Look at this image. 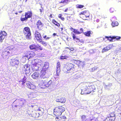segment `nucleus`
Wrapping results in <instances>:
<instances>
[{"mask_svg": "<svg viewBox=\"0 0 121 121\" xmlns=\"http://www.w3.org/2000/svg\"><path fill=\"white\" fill-rule=\"evenodd\" d=\"M84 34L86 36H90L91 34V31H87L86 32H84Z\"/></svg>", "mask_w": 121, "mask_h": 121, "instance_id": "473e14b6", "label": "nucleus"}, {"mask_svg": "<svg viewBox=\"0 0 121 121\" xmlns=\"http://www.w3.org/2000/svg\"><path fill=\"white\" fill-rule=\"evenodd\" d=\"M41 65V64H40L39 65H36L32 66V69L34 71H38L39 70H40L41 69L39 68V67Z\"/></svg>", "mask_w": 121, "mask_h": 121, "instance_id": "a211bd4d", "label": "nucleus"}, {"mask_svg": "<svg viewBox=\"0 0 121 121\" xmlns=\"http://www.w3.org/2000/svg\"><path fill=\"white\" fill-rule=\"evenodd\" d=\"M56 35V34L55 33H54L53 34V35L54 36H55Z\"/></svg>", "mask_w": 121, "mask_h": 121, "instance_id": "e2e57ef3", "label": "nucleus"}, {"mask_svg": "<svg viewBox=\"0 0 121 121\" xmlns=\"http://www.w3.org/2000/svg\"><path fill=\"white\" fill-rule=\"evenodd\" d=\"M52 83V80H49L47 83H46V86L47 87L49 86Z\"/></svg>", "mask_w": 121, "mask_h": 121, "instance_id": "c9c22d12", "label": "nucleus"}, {"mask_svg": "<svg viewBox=\"0 0 121 121\" xmlns=\"http://www.w3.org/2000/svg\"><path fill=\"white\" fill-rule=\"evenodd\" d=\"M81 74L80 73H78L76 74L73 77V79H77L81 76Z\"/></svg>", "mask_w": 121, "mask_h": 121, "instance_id": "c85d7f7f", "label": "nucleus"}, {"mask_svg": "<svg viewBox=\"0 0 121 121\" xmlns=\"http://www.w3.org/2000/svg\"><path fill=\"white\" fill-rule=\"evenodd\" d=\"M43 38L44 39H45V40H48L50 39L51 38L50 37H47L46 35L43 36Z\"/></svg>", "mask_w": 121, "mask_h": 121, "instance_id": "37998d69", "label": "nucleus"}, {"mask_svg": "<svg viewBox=\"0 0 121 121\" xmlns=\"http://www.w3.org/2000/svg\"><path fill=\"white\" fill-rule=\"evenodd\" d=\"M56 100L57 102H60L61 103H64L66 101V99L65 98L62 97L60 99L57 98L56 99Z\"/></svg>", "mask_w": 121, "mask_h": 121, "instance_id": "a878e982", "label": "nucleus"}, {"mask_svg": "<svg viewBox=\"0 0 121 121\" xmlns=\"http://www.w3.org/2000/svg\"><path fill=\"white\" fill-rule=\"evenodd\" d=\"M36 106L35 105H31V107H35Z\"/></svg>", "mask_w": 121, "mask_h": 121, "instance_id": "bf43d9fd", "label": "nucleus"}, {"mask_svg": "<svg viewBox=\"0 0 121 121\" xmlns=\"http://www.w3.org/2000/svg\"><path fill=\"white\" fill-rule=\"evenodd\" d=\"M60 19L62 20V21H64L65 20V18L63 17H61Z\"/></svg>", "mask_w": 121, "mask_h": 121, "instance_id": "680f3d73", "label": "nucleus"}, {"mask_svg": "<svg viewBox=\"0 0 121 121\" xmlns=\"http://www.w3.org/2000/svg\"><path fill=\"white\" fill-rule=\"evenodd\" d=\"M60 118L62 119L63 120H65L66 119V117L65 116H61L60 117Z\"/></svg>", "mask_w": 121, "mask_h": 121, "instance_id": "de8ad7c7", "label": "nucleus"}, {"mask_svg": "<svg viewBox=\"0 0 121 121\" xmlns=\"http://www.w3.org/2000/svg\"><path fill=\"white\" fill-rule=\"evenodd\" d=\"M69 49L71 51H73V48H69Z\"/></svg>", "mask_w": 121, "mask_h": 121, "instance_id": "052dcab7", "label": "nucleus"}, {"mask_svg": "<svg viewBox=\"0 0 121 121\" xmlns=\"http://www.w3.org/2000/svg\"><path fill=\"white\" fill-rule=\"evenodd\" d=\"M13 49L11 48L8 47L6 49L3 50L2 56L5 59L8 57V55L11 52Z\"/></svg>", "mask_w": 121, "mask_h": 121, "instance_id": "0eeeda50", "label": "nucleus"}, {"mask_svg": "<svg viewBox=\"0 0 121 121\" xmlns=\"http://www.w3.org/2000/svg\"><path fill=\"white\" fill-rule=\"evenodd\" d=\"M22 71L26 75L30 74V65L28 64L24 65L22 67Z\"/></svg>", "mask_w": 121, "mask_h": 121, "instance_id": "9d476101", "label": "nucleus"}, {"mask_svg": "<svg viewBox=\"0 0 121 121\" xmlns=\"http://www.w3.org/2000/svg\"><path fill=\"white\" fill-rule=\"evenodd\" d=\"M111 48L109 47H108L104 48L102 50V52H104L108 50H109Z\"/></svg>", "mask_w": 121, "mask_h": 121, "instance_id": "f704fd0d", "label": "nucleus"}, {"mask_svg": "<svg viewBox=\"0 0 121 121\" xmlns=\"http://www.w3.org/2000/svg\"><path fill=\"white\" fill-rule=\"evenodd\" d=\"M53 22L57 26H60V24L57 22L54 19H53L52 20Z\"/></svg>", "mask_w": 121, "mask_h": 121, "instance_id": "e433bc0d", "label": "nucleus"}, {"mask_svg": "<svg viewBox=\"0 0 121 121\" xmlns=\"http://www.w3.org/2000/svg\"><path fill=\"white\" fill-rule=\"evenodd\" d=\"M116 39L118 40H121V37L119 36H116Z\"/></svg>", "mask_w": 121, "mask_h": 121, "instance_id": "8fccbe9b", "label": "nucleus"}, {"mask_svg": "<svg viewBox=\"0 0 121 121\" xmlns=\"http://www.w3.org/2000/svg\"><path fill=\"white\" fill-rule=\"evenodd\" d=\"M10 63L11 65L13 66H17L20 63V61L18 58H15L10 59Z\"/></svg>", "mask_w": 121, "mask_h": 121, "instance_id": "f8f14e48", "label": "nucleus"}, {"mask_svg": "<svg viewBox=\"0 0 121 121\" xmlns=\"http://www.w3.org/2000/svg\"><path fill=\"white\" fill-rule=\"evenodd\" d=\"M65 110V108L62 106H60L56 107L54 109L53 113L56 116L61 115L62 113Z\"/></svg>", "mask_w": 121, "mask_h": 121, "instance_id": "20e7f679", "label": "nucleus"}, {"mask_svg": "<svg viewBox=\"0 0 121 121\" xmlns=\"http://www.w3.org/2000/svg\"><path fill=\"white\" fill-rule=\"evenodd\" d=\"M89 15H85V16L86 17H89Z\"/></svg>", "mask_w": 121, "mask_h": 121, "instance_id": "338daca9", "label": "nucleus"}, {"mask_svg": "<svg viewBox=\"0 0 121 121\" xmlns=\"http://www.w3.org/2000/svg\"><path fill=\"white\" fill-rule=\"evenodd\" d=\"M26 55V56L28 57L29 59L33 57L35 55V53L33 51H30L28 52Z\"/></svg>", "mask_w": 121, "mask_h": 121, "instance_id": "dca6fc26", "label": "nucleus"}, {"mask_svg": "<svg viewBox=\"0 0 121 121\" xmlns=\"http://www.w3.org/2000/svg\"><path fill=\"white\" fill-rule=\"evenodd\" d=\"M39 73L38 72H35L32 75V77L34 79H36L39 77Z\"/></svg>", "mask_w": 121, "mask_h": 121, "instance_id": "5701e85b", "label": "nucleus"}, {"mask_svg": "<svg viewBox=\"0 0 121 121\" xmlns=\"http://www.w3.org/2000/svg\"><path fill=\"white\" fill-rule=\"evenodd\" d=\"M68 0H62L61 2H60V3H63L66 4Z\"/></svg>", "mask_w": 121, "mask_h": 121, "instance_id": "58836bf2", "label": "nucleus"}, {"mask_svg": "<svg viewBox=\"0 0 121 121\" xmlns=\"http://www.w3.org/2000/svg\"><path fill=\"white\" fill-rule=\"evenodd\" d=\"M67 57L66 56H62L60 57V59H64L67 58Z\"/></svg>", "mask_w": 121, "mask_h": 121, "instance_id": "c03bdc74", "label": "nucleus"}, {"mask_svg": "<svg viewBox=\"0 0 121 121\" xmlns=\"http://www.w3.org/2000/svg\"><path fill=\"white\" fill-rule=\"evenodd\" d=\"M35 36L37 40L39 41H40L42 40V38L41 37L40 34L38 32L36 31L35 34Z\"/></svg>", "mask_w": 121, "mask_h": 121, "instance_id": "f3484780", "label": "nucleus"}, {"mask_svg": "<svg viewBox=\"0 0 121 121\" xmlns=\"http://www.w3.org/2000/svg\"><path fill=\"white\" fill-rule=\"evenodd\" d=\"M119 109L120 110H121V105H120V107H119Z\"/></svg>", "mask_w": 121, "mask_h": 121, "instance_id": "774afa93", "label": "nucleus"}, {"mask_svg": "<svg viewBox=\"0 0 121 121\" xmlns=\"http://www.w3.org/2000/svg\"><path fill=\"white\" fill-rule=\"evenodd\" d=\"M47 80V81H46V80H44V82H43V83H41L39 84V86L42 88H46V87H47V86L46 85V82H47V81L48 80H47Z\"/></svg>", "mask_w": 121, "mask_h": 121, "instance_id": "393cba45", "label": "nucleus"}, {"mask_svg": "<svg viewBox=\"0 0 121 121\" xmlns=\"http://www.w3.org/2000/svg\"><path fill=\"white\" fill-rule=\"evenodd\" d=\"M89 52V53L91 54H92L94 53V51L92 50H90Z\"/></svg>", "mask_w": 121, "mask_h": 121, "instance_id": "3c124183", "label": "nucleus"}, {"mask_svg": "<svg viewBox=\"0 0 121 121\" xmlns=\"http://www.w3.org/2000/svg\"><path fill=\"white\" fill-rule=\"evenodd\" d=\"M29 48L30 50H33L35 51L38 50L41 51L43 50V48L38 44H32L30 45Z\"/></svg>", "mask_w": 121, "mask_h": 121, "instance_id": "6e6552de", "label": "nucleus"}, {"mask_svg": "<svg viewBox=\"0 0 121 121\" xmlns=\"http://www.w3.org/2000/svg\"><path fill=\"white\" fill-rule=\"evenodd\" d=\"M83 31V29L82 28H81L80 30V31L79 32L80 33V34L81 33H82Z\"/></svg>", "mask_w": 121, "mask_h": 121, "instance_id": "864d4df0", "label": "nucleus"}, {"mask_svg": "<svg viewBox=\"0 0 121 121\" xmlns=\"http://www.w3.org/2000/svg\"><path fill=\"white\" fill-rule=\"evenodd\" d=\"M73 39L76 41V42H78V43H82V44H83L84 43V41L82 40H79V39L76 37L74 34H72V35Z\"/></svg>", "mask_w": 121, "mask_h": 121, "instance_id": "6ab92c4d", "label": "nucleus"}, {"mask_svg": "<svg viewBox=\"0 0 121 121\" xmlns=\"http://www.w3.org/2000/svg\"><path fill=\"white\" fill-rule=\"evenodd\" d=\"M77 61V62L78 63H79L80 62V61L78 60H76Z\"/></svg>", "mask_w": 121, "mask_h": 121, "instance_id": "0e129e2a", "label": "nucleus"}, {"mask_svg": "<svg viewBox=\"0 0 121 121\" xmlns=\"http://www.w3.org/2000/svg\"><path fill=\"white\" fill-rule=\"evenodd\" d=\"M62 14H59L58 16L60 18L62 17Z\"/></svg>", "mask_w": 121, "mask_h": 121, "instance_id": "13d9d810", "label": "nucleus"}, {"mask_svg": "<svg viewBox=\"0 0 121 121\" xmlns=\"http://www.w3.org/2000/svg\"><path fill=\"white\" fill-rule=\"evenodd\" d=\"M86 116L84 115H83L82 116V118L83 120H84L86 118Z\"/></svg>", "mask_w": 121, "mask_h": 121, "instance_id": "6e6d98bb", "label": "nucleus"}, {"mask_svg": "<svg viewBox=\"0 0 121 121\" xmlns=\"http://www.w3.org/2000/svg\"><path fill=\"white\" fill-rule=\"evenodd\" d=\"M43 111L44 110L43 108L39 107L36 112L33 114V115L31 116L32 117L35 118L40 117L42 115Z\"/></svg>", "mask_w": 121, "mask_h": 121, "instance_id": "1a4fd4ad", "label": "nucleus"}, {"mask_svg": "<svg viewBox=\"0 0 121 121\" xmlns=\"http://www.w3.org/2000/svg\"><path fill=\"white\" fill-rule=\"evenodd\" d=\"M114 10V9L112 8H110L109 10L110 12L111 13L113 12Z\"/></svg>", "mask_w": 121, "mask_h": 121, "instance_id": "09e8293b", "label": "nucleus"}, {"mask_svg": "<svg viewBox=\"0 0 121 121\" xmlns=\"http://www.w3.org/2000/svg\"><path fill=\"white\" fill-rule=\"evenodd\" d=\"M41 63H39V60L37 59H35L33 60L31 62V64L32 66L36 65H39Z\"/></svg>", "mask_w": 121, "mask_h": 121, "instance_id": "4be33fe9", "label": "nucleus"}, {"mask_svg": "<svg viewBox=\"0 0 121 121\" xmlns=\"http://www.w3.org/2000/svg\"><path fill=\"white\" fill-rule=\"evenodd\" d=\"M26 100L24 99H16L13 104V106L18 107L19 108L23 107L26 104Z\"/></svg>", "mask_w": 121, "mask_h": 121, "instance_id": "7ed1b4c3", "label": "nucleus"}, {"mask_svg": "<svg viewBox=\"0 0 121 121\" xmlns=\"http://www.w3.org/2000/svg\"><path fill=\"white\" fill-rule=\"evenodd\" d=\"M48 71L42 69L39 75L40 78L42 79L47 78L49 77L47 73Z\"/></svg>", "mask_w": 121, "mask_h": 121, "instance_id": "ddd939ff", "label": "nucleus"}, {"mask_svg": "<svg viewBox=\"0 0 121 121\" xmlns=\"http://www.w3.org/2000/svg\"><path fill=\"white\" fill-rule=\"evenodd\" d=\"M87 12V11H82L80 13V15L81 14L85 15L86 13Z\"/></svg>", "mask_w": 121, "mask_h": 121, "instance_id": "49530a36", "label": "nucleus"}, {"mask_svg": "<svg viewBox=\"0 0 121 121\" xmlns=\"http://www.w3.org/2000/svg\"><path fill=\"white\" fill-rule=\"evenodd\" d=\"M73 32L74 33L79 34H80V33L79 32L78 30L75 29H74L73 30Z\"/></svg>", "mask_w": 121, "mask_h": 121, "instance_id": "ea45409f", "label": "nucleus"}, {"mask_svg": "<svg viewBox=\"0 0 121 121\" xmlns=\"http://www.w3.org/2000/svg\"><path fill=\"white\" fill-rule=\"evenodd\" d=\"M114 117L112 118L110 117L109 116H108L105 120L106 121H113L114 120Z\"/></svg>", "mask_w": 121, "mask_h": 121, "instance_id": "7c9ffc66", "label": "nucleus"}, {"mask_svg": "<svg viewBox=\"0 0 121 121\" xmlns=\"http://www.w3.org/2000/svg\"><path fill=\"white\" fill-rule=\"evenodd\" d=\"M37 28L39 30H41L43 26V24L40 20H39L36 23Z\"/></svg>", "mask_w": 121, "mask_h": 121, "instance_id": "2eb2a0df", "label": "nucleus"}, {"mask_svg": "<svg viewBox=\"0 0 121 121\" xmlns=\"http://www.w3.org/2000/svg\"><path fill=\"white\" fill-rule=\"evenodd\" d=\"M105 87L106 89L109 90L110 88V86L108 85H106Z\"/></svg>", "mask_w": 121, "mask_h": 121, "instance_id": "a18cd8bd", "label": "nucleus"}, {"mask_svg": "<svg viewBox=\"0 0 121 121\" xmlns=\"http://www.w3.org/2000/svg\"><path fill=\"white\" fill-rule=\"evenodd\" d=\"M6 34L7 33L4 31L2 32V33H0V42L2 41Z\"/></svg>", "mask_w": 121, "mask_h": 121, "instance_id": "412c9836", "label": "nucleus"}, {"mask_svg": "<svg viewBox=\"0 0 121 121\" xmlns=\"http://www.w3.org/2000/svg\"><path fill=\"white\" fill-rule=\"evenodd\" d=\"M85 121H98V120L96 118L92 117L87 119Z\"/></svg>", "mask_w": 121, "mask_h": 121, "instance_id": "bb28decb", "label": "nucleus"}, {"mask_svg": "<svg viewBox=\"0 0 121 121\" xmlns=\"http://www.w3.org/2000/svg\"><path fill=\"white\" fill-rule=\"evenodd\" d=\"M59 119V121H65V120H63V119L62 120V119L60 118V117H59V118H58Z\"/></svg>", "mask_w": 121, "mask_h": 121, "instance_id": "4d7b16f0", "label": "nucleus"}, {"mask_svg": "<svg viewBox=\"0 0 121 121\" xmlns=\"http://www.w3.org/2000/svg\"><path fill=\"white\" fill-rule=\"evenodd\" d=\"M74 65L70 63H67L65 67L64 68V70L65 72L69 73L74 70Z\"/></svg>", "mask_w": 121, "mask_h": 121, "instance_id": "39448f33", "label": "nucleus"}, {"mask_svg": "<svg viewBox=\"0 0 121 121\" xmlns=\"http://www.w3.org/2000/svg\"><path fill=\"white\" fill-rule=\"evenodd\" d=\"M40 13H41L40 14H42V13L44 11L43 9V8H42V9H39Z\"/></svg>", "mask_w": 121, "mask_h": 121, "instance_id": "603ef678", "label": "nucleus"}, {"mask_svg": "<svg viewBox=\"0 0 121 121\" xmlns=\"http://www.w3.org/2000/svg\"><path fill=\"white\" fill-rule=\"evenodd\" d=\"M49 63L47 62H45L43 66L42 69L48 71L49 66Z\"/></svg>", "mask_w": 121, "mask_h": 121, "instance_id": "b1692460", "label": "nucleus"}, {"mask_svg": "<svg viewBox=\"0 0 121 121\" xmlns=\"http://www.w3.org/2000/svg\"><path fill=\"white\" fill-rule=\"evenodd\" d=\"M117 20V18L116 17L114 16L111 19V21L112 22H114L116 21Z\"/></svg>", "mask_w": 121, "mask_h": 121, "instance_id": "79ce46f5", "label": "nucleus"}, {"mask_svg": "<svg viewBox=\"0 0 121 121\" xmlns=\"http://www.w3.org/2000/svg\"><path fill=\"white\" fill-rule=\"evenodd\" d=\"M25 31L24 33L25 36L27 39H30L31 33L29 28L28 27H26L24 28Z\"/></svg>", "mask_w": 121, "mask_h": 121, "instance_id": "9b49d317", "label": "nucleus"}, {"mask_svg": "<svg viewBox=\"0 0 121 121\" xmlns=\"http://www.w3.org/2000/svg\"><path fill=\"white\" fill-rule=\"evenodd\" d=\"M111 24L113 27H114L117 26L118 24V23L117 22L115 21L114 22H112Z\"/></svg>", "mask_w": 121, "mask_h": 121, "instance_id": "2f4dec72", "label": "nucleus"}, {"mask_svg": "<svg viewBox=\"0 0 121 121\" xmlns=\"http://www.w3.org/2000/svg\"><path fill=\"white\" fill-rule=\"evenodd\" d=\"M115 37L116 36L111 37V36H105V38L104 37L103 38L101 37V38L103 40H104L106 38L107 39V40H109L110 41L112 42L115 41V39H116Z\"/></svg>", "mask_w": 121, "mask_h": 121, "instance_id": "4468645a", "label": "nucleus"}, {"mask_svg": "<svg viewBox=\"0 0 121 121\" xmlns=\"http://www.w3.org/2000/svg\"><path fill=\"white\" fill-rule=\"evenodd\" d=\"M42 44L43 46H46L47 45V43L45 42L42 41V40L40 41H39Z\"/></svg>", "mask_w": 121, "mask_h": 121, "instance_id": "4c0bfd02", "label": "nucleus"}, {"mask_svg": "<svg viewBox=\"0 0 121 121\" xmlns=\"http://www.w3.org/2000/svg\"><path fill=\"white\" fill-rule=\"evenodd\" d=\"M109 116V117H110L112 119L114 117V120H115V115L114 114V112H112L110 115L109 116Z\"/></svg>", "mask_w": 121, "mask_h": 121, "instance_id": "72a5a7b5", "label": "nucleus"}, {"mask_svg": "<svg viewBox=\"0 0 121 121\" xmlns=\"http://www.w3.org/2000/svg\"><path fill=\"white\" fill-rule=\"evenodd\" d=\"M81 90L82 94H89L91 93L93 94H94V93L96 91V88L94 86L89 83H86L85 87H82Z\"/></svg>", "mask_w": 121, "mask_h": 121, "instance_id": "f257e3e1", "label": "nucleus"}, {"mask_svg": "<svg viewBox=\"0 0 121 121\" xmlns=\"http://www.w3.org/2000/svg\"><path fill=\"white\" fill-rule=\"evenodd\" d=\"M70 29L71 30V31H73V30L74 29H74L72 27H71L70 28Z\"/></svg>", "mask_w": 121, "mask_h": 121, "instance_id": "69168bd1", "label": "nucleus"}, {"mask_svg": "<svg viewBox=\"0 0 121 121\" xmlns=\"http://www.w3.org/2000/svg\"><path fill=\"white\" fill-rule=\"evenodd\" d=\"M25 17H24V15H22L20 18V20L22 22L24 21H26L28 18H31L32 16V13L31 11H29L26 12L25 15Z\"/></svg>", "mask_w": 121, "mask_h": 121, "instance_id": "423d86ee", "label": "nucleus"}, {"mask_svg": "<svg viewBox=\"0 0 121 121\" xmlns=\"http://www.w3.org/2000/svg\"><path fill=\"white\" fill-rule=\"evenodd\" d=\"M76 7L77 8H82L84 7V6L82 5L77 4L76 5Z\"/></svg>", "mask_w": 121, "mask_h": 121, "instance_id": "a19ab883", "label": "nucleus"}, {"mask_svg": "<svg viewBox=\"0 0 121 121\" xmlns=\"http://www.w3.org/2000/svg\"><path fill=\"white\" fill-rule=\"evenodd\" d=\"M35 94L34 92H30V94L28 95V97L30 98H34L35 96Z\"/></svg>", "mask_w": 121, "mask_h": 121, "instance_id": "c756f323", "label": "nucleus"}, {"mask_svg": "<svg viewBox=\"0 0 121 121\" xmlns=\"http://www.w3.org/2000/svg\"><path fill=\"white\" fill-rule=\"evenodd\" d=\"M26 56V55H24L22 58V61L23 63H25L27 60H28L29 59L28 58V57Z\"/></svg>", "mask_w": 121, "mask_h": 121, "instance_id": "cd10ccee", "label": "nucleus"}, {"mask_svg": "<svg viewBox=\"0 0 121 121\" xmlns=\"http://www.w3.org/2000/svg\"><path fill=\"white\" fill-rule=\"evenodd\" d=\"M56 69V75L58 77L59 76V73L60 72V65L59 62H58L57 63Z\"/></svg>", "mask_w": 121, "mask_h": 121, "instance_id": "aec40b11", "label": "nucleus"}, {"mask_svg": "<svg viewBox=\"0 0 121 121\" xmlns=\"http://www.w3.org/2000/svg\"><path fill=\"white\" fill-rule=\"evenodd\" d=\"M97 68L96 67H93L92 68V71H94V70H95Z\"/></svg>", "mask_w": 121, "mask_h": 121, "instance_id": "5fc2aeb1", "label": "nucleus"}, {"mask_svg": "<svg viewBox=\"0 0 121 121\" xmlns=\"http://www.w3.org/2000/svg\"><path fill=\"white\" fill-rule=\"evenodd\" d=\"M27 77L25 76H24L21 80L19 81V84L22 85V86H24L25 85V84L26 83V86L27 87L30 89L35 90L36 89L35 86L30 82L27 81Z\"/></svg>", "mask_w": 121, "mask_h": 121, "instance_id": "f03ea898", "label": "nucleus"}]
</instances>
